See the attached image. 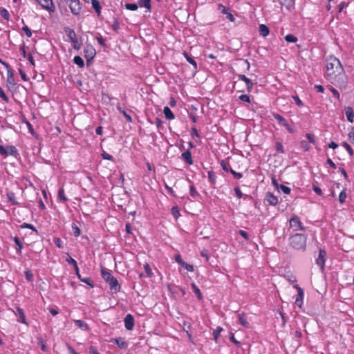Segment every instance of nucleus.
Instances as JSON below:
<instances>
[{
	"label": "nucleus",
	"mask_w": 354,
	"mask_h": 354,
	"mask_svg": "<svg viewBox=\"0 0 354 354\" xmlns=\"http://www.w3.org/2000/svg\"><path fill=\"white\" fill-rule=\"evenodd\" d=\"M325 77L341 90L347 87L348 77L340 60L334 55H329L326 59Z\"/></svg>",
	"instance_id": "1"
},
{
	"label": "nucleus",
	"mask_w": 354,
	"mask_h": 354,
	"mask_svg": "<svg viewBox=\"0 0 354 354\" xmlns=\"http://www.w3.org/2000/svg\"><path fill=\"white\" fill-rule=\"evenodd\" d=\"M289 245L295 250L304 252L306 248L307 237L304 234L296 233L289 237Z\"/></svg>",
	"instance_id": "2"
},
{
	"label": "nucleus",
	"mask_w": 354,
	"mask_h": 354,
	"mask_svg": "<svg viewBox=\"0 0 354 354\" xmlns=\"http://www.w3.org/2000/svg\"><path fill=\"white\" fill-rule=\"evenodd\" d=\"M0 154L5 157L8 156H11L16 159L20 158V154L14 145H7L6 147L3 145H0Z\"/></svg>",
	"instance_id": "3"
},
{
	"label": "nucleus",
	"mask_w": 354,
	"mask_h": 354,
	"mask_svg": "<svg viewBox=\"0 0 354 354\" xmlns=\"http://www.w3.org/2000/svg\"><path fill=\"white\" fill-rule=\"evenodd\" d=\"M290 227L292 228L294 231L302 230H305V227L301 223L299 217L297 215L291 216L289 219Z\"/></svg>",
	"instance_id": "4"
},
{
	"label": "nucleus",
	"mask_w": 354,
	"mask_h": 354,
	"mask_svg": "<svg viewBox=\"0 0 354 354\" xmlns=\"http://www.w3.org/2000/svg\"><path fill=\"white\" fill-rule=\"evenodd\" d=\"M272 116L277 120L278 124L284 127L290 133L295 132L294 128L288 124L287 120L282 115L277 113H272Z\"/></svg>",
	"instance_id": "5"
},
{
	"label": "nucleus",
	"mask_w": 354,
	"mask_h": 354,
	"mask_svg": "<svg viewBox=\"0 0 354 354\" xmlns=\"http://www.w3.org/2000/svg\"><path fill=\"white\" fill-rule=\"evenodd\" d=\"M326 261V252L324 249L319 250L318 257L316 259L315 263L319 267L322 272L325 270V263Z\"/></svg>",
	"instance_id": "6"
},
{
	"label": "nucleus",
	"mask_w": 354,
	"mask_h": 354,
	"mask_svg": "<svg viewBox=\"0 0 354 354\" xmlns=\"http://www.w3.org/2000/svg\"><path fill=\"white\" fill-rule=\"evenodd\" d=\"M96 55V50L91 44H86L84 48V55L88 64L93 59Z\"/></svg>",
	"instance_id": "7"
},
{
	"label": "nucleus",
	"mask_w": 354,
	"mask_h": 354,
	"mask_svg": "<svg viewBox=\"0 0 354 354\" xmlns=\"http://www.w3.org/2000/svg\"><path fill=\"white\" fill-rule=\"evenodd\" d=\"M71 13L75 16H79L82 10V4L80 0L73 1L68 5Z\"/></svg>",
	"instance_id": "8"
},
{
	"label": "nucleus",
	"mask_w": 354,
	"mask_h": 354,
	"mask_svg": "<svg viewBox=\"0 0 354 354\" xmlns=\"http://www.w3.org/2000/svg\"><path fill=\"white\" fill-rule=\"evenodd\" d=\"M294 288H296V290L297 291V295H296V297H295V304L298 307L301 308L302 304H303L304 298V290L300 286H299V285H297V284H295L294 286Z\"/></svg>",
	"instance_id": "9"
},
{
	"label": "nucleus",
	"mask_w": 354,
	"mask_h": 354,
	"mask_svg": "<svg viewBox=\"0 0 354 354\" xmlns=\"http://www.w3.org/2000/svg\"><path fill=\"white\" fill-rule=\"evenodd\" d=\"M218 10L224 15H226V19L231 22H234L235 21V17L231 13L230 9L229 8H226L223 4L220 3L218 5Z\"/></svg>",
	"instance_id": "10"
},
{
	"label": "nucleus",
	"mask_w": 354,
	"mask_h": 354,
	"mask_svg": "<svg viewBox=\"0 0 354 354\" xmlns=\"http://www.w3.org/2000/svg\"><path fill=\"white\" fill-rule=\"evenodd\" d=\"M124 327L128 330H131L135 326L134 317L131 314H127L124 319Z\"/></svg>",
	"instance_id": "11"
},
{
	"label": "nucleus",
	"mask_w": 354,
	"mask_h": 354,
	"mask_svg": "<svg viewBox=\"0 0 354 354\" xmlns=\"http://www.w3.org/2000/svg\"><path fill=\"white\" fill-rule=\"evenodd\" d=\"M106 283L109 284L111 290L113 292L117 293L120 291L121 286L115 277H112Z\"/></svg>",
	"instance_id": "12"
},
{
	"label": "nucleus",
	"mask_w": 354,
	"mask_h": 354,
	"mask_svg": "<svg viewBox=\"0 0 354 354\" xmlns=\"http://www.w3.org/2000/svg\"><path fill=\"white\" fill-rule=\"evenodd\" d=\"M238 78L239 80L243 81L245 83L247 91L250 93L254 86L252 81L243 74L238 75Z\"/></svg>",
	"instance_id": "13"
},
{
	"label": "nucleus",
	"mask_w": 354,
	"mask_h": 354,
	"mask_svg": "<svg viewBox=\"0 0 354 354\" xmlns=\"http://www.w3.org/2000/svg\"><path fill=\"white\" fill-rule=\"evenodd\" d=\"M180 158L188 165H192L194 161L192 159V153L189 149H187L181 153Z\"/></svg>",
	"instance_id": "14"
},
{
	"label": "nucleus",
	"mask_w": 354,
	"mask_h": 354,
	"mask_svg": "<svg viewBox=\"0 0 354 354\" xmlns=\"http://www.w3.org/2000/svg\"><path fill=\"white\" fill-rule=\"evenodd\" d=\"M37 1L43 8L48 11H54L55 6L53 0H37Z\"/></svg>",
	"instance_id": "15"
},
{
	"label": "nucleus",
	"mask_w": 354,
	"mask_h": 354,
	"mask_svg": "<svg viewBox=\"0 0 354 354\" xmlns=\"http://www.w3.org/2000/svg\"><path fill=\"white\" fill-rule=\"evenodd\" d=\"M265 203H266L269 205L275 206L278 204L279 201L277 196H274L272 193L268 192L266 194L265 198Z\"/></svg>",
	"instance_id": "16"
},
{
	"label": "nucleus",
	"mask_w": 354,
	"mask_h": 354,
	"mask_svg": "<svg viewBox=\"0 0 354 354\" xmlns=\"http://www.w3.org/2000/svg\"><path fill=\"white\" fill-rule=\"evenodd\" d=\"M280 3L290 12L293 11L295 8V0H283L280 1Z\"/></svg>",
	"instance_id": "17"
},
{
	"label": "nucleus",
	"mask_w": 354,
	"mask_h": 354,
	"mask_svg": "<svg viewBox=\"0 0 354 354\" xmlns=\"http://www.w3.org/2000/svg\"><path fill=\"white\" fill-rule=\"evenodd\" d=\"M57 201L59 203H65L68 201V198L66 196L65 191L63 187L59 188L57 192Z\"/></svg>",
	"instance_id": "18"
},
{
	"label": "nucleus",
	"mask_w": 354,
	"mask_h": 354,
	"mask_svg": "<svg viewBox=\"0 0 354 354\" xmlns=\"http://www.w3.org/2000/svg\"><path fill=\"white\" fill-rule=\"evenodd\" d=\"M64 32L66 34V35L71 42H72L74 40L77 39L76 33L73 29H72L69 27H66V28H64Z\"/></svg>",
	"instance_id": "19"
},
{
	"label": "nucleus",
	"mask_w": 354,
	"mask_h": 354,
	"mask_svg": "<svg viewBox=\"0 0 354 354\" xmlns=\"http://www.w3.org/2000/svg\"><path fill=\"white\" fill-rule=\"evenodd\" d=\"M93 9L95 10L96 15L99 17L101 15L102 6L98 0H92L91 1Z\"/></svg>",
	"instance_id": "20"
},
{
	"label": "nucleus",
	"mask_w": 354,
	"mask_h": 354,
	"mask_svg": "<svg viewBox=\"0 0 354 354\" xmlns=\"http://www.w3.org/2000/svg\"><path fill=\"white\" fill-rule=\"evenodd\" d=\"M111 342L117 345L120 348H125L127 347V343L124 338L117 337L111 339Z\"/></svg>",
	"instance_id": "21"
},
{
	"label": "nucleus",
	"mask_w": 354,
	"mask_h": 354,
	"mask_svg": "<svg viewBox=\"0 0 354 354\" xmlns=\"http://www.w3.org/2000/svg\"><path fill=\"white\" fill-rule=\"evenodd\" d=\"M16 311H17L16 315L19 317L18 322H21L22 324H27L26 316H25L23 309L20 307H17Z\"/></svg>",
	"instance_id": "22"
},
{
	"label": "nucleus",
	"mask_w": 354,
	"mask_h": 354,
	"mask_svg": "<svg viewBox=\"0 0 354 354\" xmlns=\"http://www.w3.org/2000/svg\"><path fill=\"white\" fill-rule=\"evenodd\" d=\"M73 322L77 327L84 331H87L89 330L88 325L83 320L75 319L73 320Z\"/></svg>",
	"instance_id": "23"
},
{
	"label": "nucleus",
	"mask_w": 354,
	"mask_h": 354,
	"mask_svg": "<svg viewBox=\"0 0 354 354\" xmlns=\"http://www.w3.org/2000/svg\"><path fill=\"white\" fill-rule=\"evenodd\" d=\"M345 115L347 120L349 122H353L354 121V111L351 106H347L345 108Z\"/></svg>",
	"instance_id": "24"
},
{
	"label": "nucleus",
	"mask_w": 354,
	"mask_h": 354,
	"mask_svg": "<svg viewBox=\"0 0 354 354\" xmlns=\"http://www.w3.org/2000/svg\"><path fill=\"white\" fill-rule=\"evenodd\" d=\"M239 322L245 328L249 327V323L246 318V314L245 313H241L238 315Z\"/></svg>",
	"instance_id": "25"
},
{
	"label": "nucleus",
	"mask_w": 354,
	"mask_h": 354,
	"mask_svg": "<svg viewBox=\"0 0 354 354\" xmlns=\"http://www.w3.org/2000/svg\"><path fill=\"white\" fill-rule=\"evenodd\" d=\"M183 55L186 59L187 62H189L191 65H192L194 69H196L198 67V64L194 58L189 55L188 53L185 51L183 53Z\"/></svg>",
	"instance_id": "26"
},
{
	"label": "nucleus",
	"mask_w": 354,
	"mask_h": 354,
	"mask_svg": "<svg viewBox=\"0 0 354 354\" xmlns=\"http://www.w3.org/2000/svg\"><path fill=\"white\" fill-rule=\"evenodd\" d=\"M259 32L261 36L266 37L270 33L269 28L265 24H260L259 26Z\"/></svg>",
	"instance_id": "27"
},
{
	"label": "nucleus",
	"mask_w": 354,
	"mask_h": 354,
	"mask_svg": "<svg viewBox=\"0 0 354 354\" xmlns=\"http://www.w3.org/2000/svg\"><path fill=\"white\" fill-rule=\"evenodd\" d=\"M101 276L106 283H107L111 279H112V277H113L110 271L104 268L101 269Z\"/></svg>",
	"instance_id": "28"
},
{
	"label": "nucleus",
	"mask_w": 354,
	"mask_h": 354,
	"mask_svg": "<svg viewBox=\"0 0 354 354\" xmlns=\"http://www.w3.org/2000/svg\"><path fill=\"white\" fill-rule=\"evenodd\" d=\"M8 201L12 205H18L17 201L15 194L12 192H9L6 194Z\"/></svg>",
	"instance_id": "29"
},
{
	"label": "nucleus",
	"mask_w": 354,
	"mask_h": 354,
	"mask_svg": "<svg viewBox=\"0 0 354 354\" xmlns=\"http://www.w3.org/2000/svg\"><path fill=\"white\" fill-rule=\"evenodd\" d=\"M13 241H14L15 243L16 244V245L17 246V248H16V252L18 254L21 255L22 253V249H23V244L21 243V241H20L19 238L17 236H15L13 239Z\"/></svg>",
	"instance_id": "30"
},
{
	"label": "nucleus",
	"mask_w": 354,
	"mask_h": 354,
	"mask_svg": "<svg viewBox=\"0 0 354 354\" xmlns=\"http://www.w3.org/2000/svg\"><path fill=\"white\" fill-rule=\"evenodd\" d=\"M163 113L165 115V118L167 120H173L175 118L174 113L168 106L164 107Z\"/></svg>",
	"instance_id": "31"
},
{
	"label": "nucleus",
	"mask_w": 354,
	"mask_h": 354,
	"mask_svg": "<svg viewBox=\"0 0 354 354\" xmlns=\"http://www.w3.org/2000/svg\"><path fill=\"white\" fill-rule=\"evenodd\" d=\"M138 5L140 8H145L149 11L151 10V0H138Z\"/></svg>",
	"instance_id": "32"
},
{
	"label": "nucleus",
	"mask_w": 354,
	"mask_h": 354,
	"mask_svg": "<svg viewBox=\"0 0 354 354\" xmlns=\"http://www.w3.org/2000/svg\"><path fill=\"white\" fill-rule=\"evenodd\" d=\"M208 182L212 185H214L216 183V176L214 171H209L207 172Z\"/></svg>",
	"instance_id": "33"
},
{
	"label": "nucleus",
	"mask_w": 354,
	"mask_h": 354,
	"mask_svg": "<svg viewBox=\"0 0 354 354\" xmlns=\"http://www.w3.org/2000/svg\"><path fill=\"white\" fill-rule=\"evenodd\" d=\"M191 287H192L193 292L196 295L197 298L199 300H201L203 299V295H202V293H201L200 289L198 288V286L194 283H192L191 284Z\"/></svg>",
	"instance_id": "34"
},
{
	"label": "nucleus",
	"mask_w": 354,
	"mask_h": 354,
	"mask_svg": "<svg viewBox=\"0 0 354 354\" xmlns=\"http://www.w3.org/2000/svg\"><path fill=\"white\" fill-rule=\"evenodd\" d=\"M73 62L80 68H83L84 66V59L79 55H76L74 57Z\"/></svg>",
	"instance_id": "35"
},
{
	"label": "nucleus",
	"mask_w": 354,
	"mask_h": 354,
	"mask_svg": "<svg viewBox=\"0 0 354 354\" xmlns=\"http://www.w3.org/2000/svg\"><path fill=\"white\" fill-rule=\"evenodd\" d=\"M284 39L288 43H296L298 41V38L292 34L286 35Z\"/></svg>",
	"instance_id": "36"
},
{
	"label": "nucleus",
	"mask_w": 354,
	"mask_h": 354,
	"mask_svg": "<svg viewBox=\"0 0 354 354\" xmlns=\"http://www.w3.org/2000/svg\"><path fill=\"white\" fill-rule=\"evenodd\" d=\"M223 331V328L218 326L212 333V335L215 342H217L218 339L221 335V333Z\"/></svg>",
	"instance_id": "37"
},
{
	"label": "nucleus",
	"mask_w": 354,
	"mask_h": 354,
	"mask_svg": "<svg viewBox=\"0 0 354 354\" xmlns=\"http://www.w3.org/2000/svg\"><path fill=\"white\" fill-rule=\"evenodd\" d=\"M20 227L22 229H30L32 231L38 233L37 228L30 223H24L20 225Z\"/></svg>",
	"instance_id": "38"
},
{
	"label": "nucleus",
	"mask_w": 354,
	"mask_h": 354,
	"mask_svg": "<svg viewBox=\"0 0 354 354\" xmlns=\"http://www.w3.org/2000/svg\"><path fill=\"white\" fill-rule=\"evenodd\" d=\"M305 137L308 139V140L310 143H312L313 145L317 144L316 138L313 133H306Z\"/></svg>",
	"instance_id": "39"
},
{
	"label": "nucleus",
	"mask_w": 354,
	"mask_h": 354,
	"mask_svg": "<svg viewBox=\"0 0 354 354\" xmlns=\"http://www.w3.org/2000/svg\"><path fill=\"white\" fill-rule=\"evenodd\" d=\"M71 228L73 230V235L75 237L80 236L81 230L75 223H73L71 224Z\"/></svg>",
	"instance_id": "40"
},
{
	"label": "nucleus",
	"mask_w": 354,
	"mask_h": 354,
	"mask_svg": "<svg viewBox=\"0 0 354 354\" xmlns=\"http://www.w3.org/2000/svg\"><path fill=\"white\" fill-rule=\"evenodd\" d=\"M189 194L191 196L194 198H197L200 195L198 191L196 190V187L193 185L189 186Z\"/></svg>",
	"instance_id": "41"
},
{
	"label": "nucleus",
	"mask_w": 354,
	"mask_h": 354,
	"mask_svg": "<svg viewBox=\"0 0 354 354\" xmlns=\"http://www.w3.org/2000/svg\"><path fill=\"white\" fill-rule=\"evenodd\" d=\"M26 279L29 282H32L34 281V276L30 270H26L24 272Z\"/></svg>",
	"instance_id": "42"
},
{
	"label": "nucleus",
	"mask_w": 354,
	"mask_h": 354,
	"mask_svg": "<svg viewBox=\"0 0 354 354\" xmlns=\"http://www.w3.org/2000/svg\"><path fill=\"white\" fill-rule=\"evenodd\" d=\"M275 150L277 153H283L285 152L283 144L281 142H276Z\"/></svg>",
	"instance_id": "43"
},
{
	"label": "nucleus",
	"mask_w": 354,
	"mask_h": 354,
	"mask_svg": "<svg viewBox=\"0 0 354 354\" xmlns=\"http://www.w3.org/2000/svg\"><path fill=\"white\" fill-rule=\"evenodd\" d=\"M138 3H127L125 4V8L129 10H131V11H135L138 9Z\"/></svg>",
	"instance_id": "44"
},
{
	"label": "nucleus",
	"mask_w": 354,
	"mask_h": 354,
	"mask_svg": "<svg viewBox=\"0 0 354 354\" xmlns=\"http://www.w3.org/2000/svg\"><path fill=\"white\" fill-rule=\"evenodd\" d=\"M229 338L230 342H233L237 347H241L242 344L241 342L236 340L234 337V335L233 333L230 332L229 334Z\"/></svg>",
	"instance_id": "45"
},
{
	"label": "nucleus",
	"mask_w": 354,
	"mask_h": 354,
	"mask_svg": "<svg viewBox=\"0 0 354 354\" xmlns=\"http://www.w3.org/2000/svg\"><path fill=\"white\" fill-rule=\"evenodd\" d=\"M0 15L4 19L7 21L9 20L10 14L9 12L6 8H1L0 9Z\"/></svg>",
	"instance_id": "46"
},
{
	"label": "nucleus",
	"mask_w": 354,
	"mask_h": 354,
	"mask_svg": "<svg viewBox=\"0 0 354 354\" xmlns=\"http://www.w3.org/2000/svg\"><path fill=\"white\" fill-rule=\"evenodd\" d=\"M80 281L88 285L91 288L94 287V283L92 281V280L91 279V278H89V277H81L80 279Z\"/></svg>",
	"instance_id": "47"
},
{
	"label": "nucleus",
	"mask_w": 354,
	"mask_h": 354,
	"mask_svg": "<svg viewBox=\"0 0 354 354\" xmlns=\"http://www.w3.org/2000/svg\"><path fill=\"white\" fill-rule=\"evenodd\" d=\"M342 146L348 151L350 156H353L354 154L353 150L348 142H343L342 143Z\"/></svg>",
	"instance_id": "48"
},
{
	"label": "nucleus",
	"mask_w": 354,
	"mask_h": 354,
	"mask_svg": "<svg viewBox=\"0 0 354 354\" xmlns=\"http://www.w3.org/2000/svg\"><path fill=\"white\" fill-rule=\"evenodd\" d=\"M73 44V48L75 50H79L81 48L82 46V41L79 39L78 38L73 41L71 42Z\"/></svg>",
	"instance_id": "49"
},
{
	"label": "nucleus",
	"mask_w": 354,
	"mask_h": 354,
	"mask_svg": "<svg viewBox=\"0 0 354 354\" xmlns=\"http://www.w3.org/2000/svg\"><path fill=\"white\" fill-rule=\"evenodd\" d=\"M347 197V194H346V189H344L340 193H339V202L340 203H344L346 201V198Z\"/></svg>",
	"instance_id": "50"
},
{
	"label": "nucleus",
	"mask_w": 354,
	"mask_h": 354,
	"mask_svg": "<svg viewBox=\"0 0 354 354\" xmlns=\"http://www.w3.org/2000/svg\"><path fill=\"white\" fill-rule=\"evenodd\" d=\"M143 268L148 277H151L153 276L152 270L148 263H145L143 266Z\"/></svg>",
	"instance_id": "51"
},
{
	"label": "nucleus",
	"mask_w": 354,
	"mask_h": 354,
	"mask_svg": "<svg viewBox=\"0 0 354 354\" xmlns=\"http://www.w3.org/2000/svg\"><path fill=\"white\" fill-rule=\"evenodd\" d=\"M300 145L304 151H308L310 149V146L309 145L308 142L306 140H301L300 142Z\"/></svg>",
	"instance_id": "52"
},
{
	"label": "nucleus",
	"mask_w": 354,
	"mask_h": 354,
	"mask_svg": "<svg viewBox=\"0 0 354 354\" xmlns=\"http://www.w3.org/2000/svg\"><path fill=\"white\" fill-rule=\"evenodd\" d=\"M113 30L117 32L120 29V23L116 18H113V24H111Z\"/></svg>",
	"instance_id": "53"
},
{
	"label": "nucleus",
	"mask_w": 354,
	"mask_h": 354,
	"mask_svg": "<svg viewBox=\"0 0 354 354\" xmlns=\"http://www.w3.org/2000/svg\"><path fill=\"white\" fill-rule=\"evenodd\" d=\"M67 254H68V257L66 259V261L68 264H70V265L73 266V268L77 267V261H76L73 258H72L71 257H70L68 253H67Z\"/></svg>",
	"instance_id": "54"
},
{
	"label": "nucleus",
	"mask_w": 354,
	"mask_h": 354,
	"mask_svg": "<svg viewBox=\"0 0 354 354\" xmlns=\"http://www.w3.org/2000/svg\"><path fill=\"white\" fill-rule=\"evenodd\" d=\"M53 242H54L55 245L59 248H62L64 247L63 241H62V239L59 237L54 238Z\"/></svg>",
	"instance_id": "55"
},
{
	"label": "nucleus",
	"mask_w": 354,
	"mask_h": 354,
	"mask_svg": "<svg viewBox=\"0 0 354 354\" xmlns=\"http://www.w3.org/2000/svg\"><path fill=\"white\" fill-rule=\"evenodd\" d=\"M237 233L241 235L245 241L250 240V236L246 231L239 230Z\"/></svg>",
	"instance_id": "56"
},
{
	"label": "nucleus",
	"mask_w": 354,
	"mask_h": 354,
	"mask_svg": "<svg viewBox=\"0 0 354 354\" xmlns=\"http://www.w3.org/2000/svg\"><path fill=\"white\" fill-rule=\"evenodd\" d=\"M292 99L294 100L295 102L296 103V104L299 106V107H303L304 106V103L303 102L300 100V98L299 97L298 95H292Z\"/></svg>",
	"instance_id": "57"
},
{
	"label": "nucleus",
	"mask_w": 354,
	"mask_h": 354,
	"mask_svg": "<svg viewBox=\"0 0 354 354\" xmlns=\"http://www.w3.org/2000/svg\"><path fill=\"white\" fill-rule=\"evenodd\" d=\"M200 255L202 257H204L205 258L206 261H208L209 258H210V255L208 252V250H206V249H203L200 252Z\"/></svg>",
	"instance_id": "58"
},
{
	"label": "nucleus",
	"mask_w": 354,
	"mask_h": 354,
	"mask_svg": "<svg viewBox=\"0 0 354 354\" xmlns=\"http://www.w3.org/2000/svg\"><path fill=\"white\" fill-rule=\"evenodd\" d=\"M230 172L236 179H241L243 177V174L241 173L236 172L232 168L230 169Z\"/></svg>",
	"instance_id": "59"
},
{
	"label": "nucleus",
	"mask_w": 354,
	"mask_h": 354,
	"mask_svg": "<svg viewBox=\"0 0 354 354\" xmlns=\"http://www.w3.org/2000/svg\"><path fill=\"white\" fill-rule=\"evenodd\" d=\"M279 188L281 192L286 194H289L290 193L291 189L288 186L281 184Z\"/></svg>",
	"instance_id": "60"
},
{
	"label": "nucleus",
	"mask_w": 354,
	"mask_h": 354,
	"mask_svg": "<svg viewBox=\"0 0 354 354\" xmlns=\"http://www.w3.org/2000/svg\"><path fill=\"white\" fill-rule=\"evenodd\" d=\"M101 156H102V158L104 160L113 161L114 159L113 156H111V154H109L105 151H103L102 153Z\"/></svg>",
	"instance_id": "61"
},
{
	"label": "nucleus",
	"mask_w": 354,
	"mask_h": 354,
	"mask_svg": "<svg viewBox=\"0 0 354 354\" xmlns=\"http://www.w3.org/2000/svg\"><path fill=\"white\" fill-rule=\"evenodd\" d=\"M234 193H235V195L238 198H241L243 196L241 189L239 187H235L234 188Z\"/></svg>",
	"instance_id": "62"
},
{
	"label": "nucleus",
	"mask_w": 354,
	"mask_h": 354,
	"mask_svg": "<svg viewBox=\"0 0 354 354\" xmlns=\"http://www.w3.org/2000/svg\"><path fill=\"white\" fill-rule=\"evenodd\" d=\"M174 259L176 263H178L180 266H182L185 261H183L181 255L180 254H177L174 256Z\"/></svg>",
	"instance_id": "63"
},
{
	"label": "nucleus",
	"mask_w": 354,
	"mask_h": 354,
	"mask_svg": "<svg viewBox=\"0 0 354 354\" xmlns=\"http://www.w3.org/2000/svg\"><path fill=\"white\" fill-rule=\"evenodd\" d=\"M89 354H100L97 348L95 346H91L88 348Z\"/></svg>",
	"instance_id": "64"
}]
</instances>
